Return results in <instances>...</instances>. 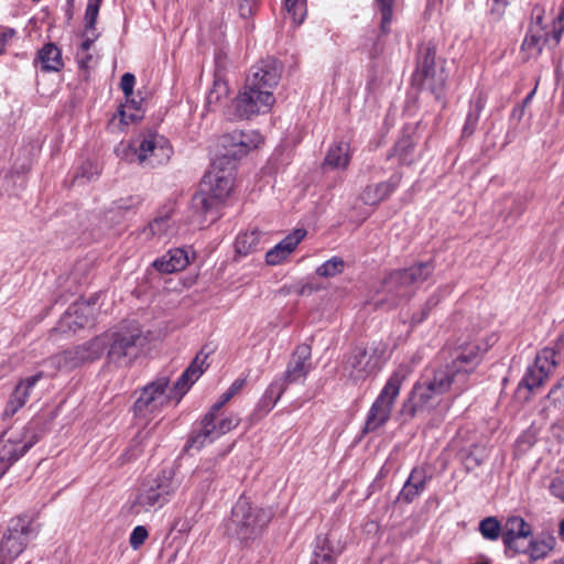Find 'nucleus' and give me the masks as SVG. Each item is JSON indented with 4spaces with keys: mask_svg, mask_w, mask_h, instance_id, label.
<instances>
[{
    "mask_svg": "<svg viewBox=\"0 0 564 564\" xmlns=\"http://www.w3.org/2000/svg\"><path fill=\"white\" fill-rule=\"evenodd\" d=\"M556 351L554 348L546 347L538 352L533 366L545 376H549L556 366Z\"/></svg>",
    "mask_w": 564,
    "mask_h": 564,
    "instance_id": "obj_35",
    "label": "nucleus"
},
{
    "mask_svg": "<svg viewBox=\"0 0 564 564\" xmlns=\"http://www.w3.org/2000/svg\"><path fill=\"white\" fill-rule=\"evenodd\" d=\"M37 437L35 434L25 432L18 436L0 437V478L6 474L9 467L22 457L35 443Z\"/></svg>",
    "mask_w": 564,
    "mask_h": 564,
    "instance_id": "obj_17",
    "label": "nucleus"
},
{
    "mask_svg": "<svg viewBox=\"0 0 564 564\" xmlns=\"http://www.w3.org/2000/svg\"><path fill=\"white\" fill-rule=\"evenodd\" d=\"M479 531L485 539L495 541L500 535L501 527L496 518L488 517L480 521Z\"/></svg>",
    "mask_w": 564,
    "mask_h": 564,
    "instance_id": "obj_39",
    "label": "nucleus"
},
{
    "mask_svg": "<svg viewBox=\"0 0 564 564\" xmlns=\"http://www.w3.org/2000/svg\"><path fill=\"white\" fill-rule=\"evenodd\" d=\"M273 516L271 507L253 506L240 498L232 507L229 529L240 541L248 542L262 534Z\"/></svg>",
    "mask_w": 564,
    "mask_h": 564,
    "instance_id": "obj_5",
    "label": "nucleus"
},
{
    "mask_svg": "<svg viewBox=\"0 0 564 564\" xmlns=\"http://www.w3.org/2000/svg\"><path fill=\"white\" fill-rule=\"evenodd\" d=\"M544 21V9L536 6L532 10V22L529 29H539L540 34L551 35L552 25L543 23Z\"/></svg>",
    "mask_w": 564,
    "mask_h": 564,
    "instance_id": "obj_43",
    "label": "nucleus"
},
{
    "mask_svg": "<svg viewBox=\"0 0 564 564\" xmlns=\"http://www.w3.org/2000/svg\"><path fill=\"white\" fill-rule=\"evenodd\" d=\"M274 102L273 94L246 83L234 101L235 113L240 119H250L269 112Z\"/></svg>",
    "mask_w": 564,
    "mask_h": 564,
    "instance_id": "obj_12",
    "label": "nucleus"
},
{
    "mask_svg": "<svg viewBox=\"0 0 564 564\" xmlns=\"http://www.w3.org/2000/svg\"><path fill=\"white\" fill-rule=\"evenodd\" d=\"M229 401H230L229 397L224 392V393L220 395L219 400H218V401H217V402H216V403L210 408V410H214V412H215V411H219V412H220L221 408H223L227 402H229Z\"/></svg>",
    "mask_w": 564,
    "mask_h": 564,
    "instance_id": "obj_53",
    "label": "nucleus"
},
{
    "mask_svg": "<svg viewBox=\"0 0 564 564\" xmlns=\"http://www.w3.org/2000/svg\"><path fill=\"white\" fill-rule=\"evenodd\" d=\"M394 0H376V6L381 14V30L383 33L389 31L392 21V8Z\"/></svg>",
    "mask_w": 564,
    "mask_h": 564,
    "instance_id": "obj_42",
    "label": "nucleus"
},
{
    "mask_svg": "<svg viewBox=\"0 0 564 564\" xmlns=\"http://www.w3.org/2000/svg\"><path fill=\"white\" fill-rule=\"evenodd\" d=\"M223 164V159H217L205 174L199 191L193 197L196 210L208 213L230 195L235 182L234 166L224 169Z\"/></svg>",
    "mask_w": 564,
    "mask_h": 564,
    "instance_id": "obj_3",
    "label": "nucleus"
},
{
    "mask_svg": "<svg viewBox=\"0 0 564 564\" xmlns=\"http://www.w3.org/2000/svg\"><path fill=\"white\" fill-rule=\"evenodd\" d=\"M546 378L547 376L532 365L528 367L520 384L524 386L529 390H533L534 388L540 387Z\"/></svg>",
    "mask_w": 564,
    "mask_h": 564,
    "instance_id": "obj_40",
    "label": "nucleus"
},
{
    "mask_svg": "<svg viewBox=\"0 0 564 564\" xmlns=\"http://www.w3.org/2000/svg\"><path fill=\"white\" fill-rule=\"evenodd\" d=\"M344 260L339 257H333L316 269L319 276L332 278L343 272Z\"/></svg>",
    "mask_w": 564,
    "mask_h": 564,
    "instance_id": "obj_37",
    "label": "nucleus"
},
{
    "mask_svg": "<svg viewBox=\"0 0 564 564\" xmlns=\"http://www.w3.org/2000/svg\"><path fill=\"white\" fill-rule=\"evenodd\" d=\"M433 270L432 263L420 262L410 268L390 272L382 284L386 295L381 301L389 307L406 301L415 289L430 278Z\"/></svg>",
    "mask_w": 564,
    "mask_h": 564,
    "instance_id": "obj_4",
    "label": "nucleus"
},
{
    "mask_svg": "<svg viewBox=\"0 0 564 564\" xmlns=\"http://www.w3.org/2000/svg\"><path fill=\"white\" fill-rule=\"evenodd\" d=\"M305 236L306 230L304 229L293 230L290 235H288L284 239H282L279 243H276L272 249H270L267 252V263L270 265L280 264L294 251L296 246L304 239Z\"/></svg>",
    "mask_w": 564,
    "mask_h": 564,
    "instance_id": "obj_23",
    "label": "nucleus"
},
{
    "mask_svg": "<svg viewBox=\"0 0 564 564\" xmlns=\"http://www.w3.org/2000/svg\"><path fill=\"white\" fill-rule=\"evenodd\" d=\"M9 34L7 32L0 33V54L3 52Z\"/></svg>",
    "mask_w": 564,
    "mask_h": 564,
    "instance_id": "obj_55",
    "label": "nucleus"
},
{
    "mask_svg": "<svg viewBox=\"0 0 564 564\" xmlns=\"http://www.w3.org/2000/svg\"><path fill=\"white\" fill-rule=\"evenodd\" d=\"M76 58H77L80 67L88 68L93 61V55L89 53V51L86 54L82 53V52H77Z\"/></svg>",
    "mask_w": 564,
    "mask_h": 564,
    "instance_id": "obj_50",
    "label": "nucleus"
},
{
    "mask_svg": "<svg viewBox=\"0 0 564 564\" xmlns=\"http://www.w3.org/2000/svg\"><path fill=\"white\" fill-rule=\"evenodd\" d=\"M245 386L246 378H238L231 383V386L228 389L231 390L235 394H237L239 391L242 390Z\"/></svg>",
    "mask_w": 564,
    "mask_h": 564,
    "instance_id": "obj_52",
    "label": "nucleus"
},
{
    "mask_svg": "<svg viewBox=\"0 0 564 564\" xmlns=\"http://www.w3.org/2000/svg\"><path fill=\"white\" fill-rule=\"evenodd\" d=\"M556 545V539L551 533H541L528 543L527 555L531 562L543 560L550 555Z\"/></svg>",
    "mask_w": 564,
    "mask_h": 564,
    "instance_id": "obj_29",
    "label": "nucleus"
},
{
    "mask_svg": "<svg viewBox=\"0 0 564 564\" xmlns=\"http://www.w3.org/2000/svg\"><path fill=\"white\" fill-rule=\"evenodd\" d=\"M261 232L257 229L247 230L238 235L235 247L239 254H248L261 248Z\"/></svg>",
    "mask_w": 564,
    "mask_h": 564,
    "instance_id": "obj_33",
    "label": "nucleus"
},
{
    "mask_svg": "<svg viewBox=\"0 0 564 564\" xmlns=\"http://www.w3.org/2000/svg\"><path fill=\"white\" fill-rule=\"evenodd\" d=\"M207 357L208 354L199 351L173 387H170V379L166 376L158 377L148 383L134 402L135 416L149 421L165 406L177 404L207 368Z\"/></svg>",
    "mask_w": 564,
    "mask_h": 564,
    "instance_id": "obj_2",
    "label": "nucleus"
},
{
    "mask_svg": "<svg viewBox=\"0 0 564 564\" xmlns=\"http://www.w3.org/2000/svg\"><path fill=\"white\" fill-rule=\"evenodd\" d=\"M435 57V47L426 46L417 59L416 76L421 77L423 85L434 94L436 99H440L447 77L444 67L436 65Z\"/></svg>",
    "mask_w": 564,
    "mask_h": 564,
    "instance_id": "obj_15",
    "label": "nucleus"
},
{
    "mask_svg": "<svg viewBox=\"0 0 564 564\" xmlns=\"http://www.w3.org/2000/svg\"><path fill=\"white\" fill-rule=\"evenodd\" d=\"M225 150L223 162L228 159H240L263 143L262 135L256 130L232 131L221 137Z\"/></svg>",
    "mask_w": 564,
    "mask_h": 564,
    "instance_id": "obj_16",
    "label": "nucleus"
},
{
    "mask_svg": "<svg viewBox=\"0 0 564 564\" xmlns=\"http://www.w3.org/2000/svg\"><path fill=\"white\" fill-rule=\"evenodd\" d=\"M550 490L553 496L564 501V474L554 477L550 484Z\"/></svg>",
    "mask_w": 564,
    "mask_h": 564,
    "instance_id": "obj_48",
    "label": "nucleus"
},
{
    "mask_svg": "<svg viewBox=\"0 0 564 564\" xmlns=\"http://www.w3.org/2000/svg\"><path fill=\"white\" fill-rule=\"evenodd\" d=\"M176 490L170 471L163 470L154 477L147 478L139 487L131 501L130 511L141 514L162 508Z\"/></svg>",
    "mask_w": 564,
    "mask_h": 564,
    "instance_id": "obj_7",
    "label": "nucleus"
},
{
    "mask_svg": "<svg viewBox=\"0 0 564 564\" xmlns=\"http://www.w3.org/2000/svg\"><path fill=\"white\" fill-rule=\"evenodd\" d=\"M281 64L274 58H265L252 66L246 83L251 84L252 87H259L262 90L273 94L281 78Z\"/></svg>",
    "mask_w": 564,
    "mask_h": 564,
    "instance_id": "obj_18",
    "label": "nucleus"
},
{
    "mask_svg": "<svg viewBox=\"0 0 564 564\" xmlns=\"http://www.w3.org/2000/svg\"><path fill=\"white\" fill-rule=\"evenodd\" d=\"M135 83V77L131 73H126L121 77L120 88L126 97H130L133 94V87Z\"/></svg>",
    "mask_w": 564,
    "mask_h": 564,
    "instance_id": "obj_47",
    "label": "nucleus"
},
{
    "mask_svg": "<svg viewBox=\"0 0 564 564\" xmlns=\"http://www.w3.org/2000/svg\"><path fill=\"white\" fill-rule=\"evenodd\" d=\"M311 348L307 345H300L296 347L292 359L290 360L283 377L280 379L284 381L285 386L290 383L303 381L311 369Z\"/></svg>",
    "mask_w": 564,
    "mask_h": 564,
    "instance_id": "obj_20",
    "label": "nucleus"
},
{
    "mask_svg": "<svg viewBox=\"0 0 564 564\" xmlns=\"http://www.w3.org/2000/svg\"><path fill=\"white\" fill-rule=\"evenodd\" d=\"M513 0H494L492 12L501 15L507 6H509Z\"/></svg>",
    "mask_w": 564,
    "mask_h": 564,
    "instance_id": "obj_51",
    "label": "nucleus"
},
{
    "mask_svg": "<svg viewBox=\"0 0 564 564\" xmlns=\"http://www.w3.org/2000/svg\"><path fill=\"white\" fill-rule=\"evenodd\" d=\"M523 539H516V546H506L507 552H512L514 554H527L528 544L522 542Z\"/></svg>",
    "mask_w": 564,
    "mask_h": 564,
    "instance_id": "obj_49",
    "label": "nucleus"
},
{
    "mask_svg": "<svg viewBox=\"0 0 564 564\" xmlns=\"http://www.w3.org/2000/svg\"><path fill=\"white\" fill-rule=\"evenodd\" d=\"M564 32V7L556 18L552 20L551 35L540 34L539 29H529L521 45V57L524 61L536 59L543 47L549 44L556 46Z\"/></svg>",
    "mask_w": 564,
    "mask_h": 564,
    "instance_id": "obj_13",
    "label": "nucleus"
},
{
    "mask_svg": "<svg viewBox=\"0 0 564 564\" xmlns=\"http://www.w3.org/2000/svg\"><path fill=\"white\" fill-rule=\"evenodd\" d=\"M34 532L29 516L11 519L0 543V564H12L25 550Z\"/></svg>",
    "mask_w": 564,
    "mask_h": 564,
    "instance_id": "obj_10",
    "label": "nucleus"
},
{
    "mask_svg": "<svg viewBox=\"0 0 564 564\" xmlns=\"http://www.w3.org/2000/svg\"><path fill=\"white\" fill-rule=\"evenodd\" d=\"M558 538L564 542V518L558 523Z\"/></svg>",
    "mask_w": 564,
    "mask_h": 564,
    "instance_id": "obj_56",
    "label": "nucleus"
},
{
    "mask_svg": "<svg viewBox=\"0 0 564 564\" xmlns=\"http://www.w3.org/2000/svg\"><path fill=\"white\" fill-rule=\"evenodd\" d=\"M225 393L229 397V399H231V398H234V397L236 395V394H235L231 390H229V389H228Z\"/></svg>",
    "mask_w": 564,
    "mask_h": 564,
    "instance_id": "obj_58",
    "label": "nucleus"
},
{
    "mask_svg": "<svg viewBox=\"0 0 564 564\" xmlns=\"http://www.w3.org/2000/svg\"><path fill=\"white\" fill-rule=\"evenodd\" d=\"M400 183L399 175H392L389 181L368 185L360 194L361 200L367 205H376L389 197Z\"/></svg>",
    "mask_w": 564,
    "mask_h": 564,
    "instance_id": "obj_27",
    "label": "nucleus"
},
{
    "mask_svg": "<svg viewBox=\"0 0 564 564\" xmlns=\"http://www.w3.org/2000/svg\"><path fill=\"white\" fill-rule=\"evenodd\" d=\"M405 366L398 367L381 389L379 395L371 404L364 432L370 433L382 427L390 419L394 402L400 393L401 386L408 376Z\"/></svg>",
    "mask_w": 564,
    "mask_h": 564,
    "instance_id": "obj_8",
    "label": "nucleus"
},
{
    "mask_svg": "<svg viewBox=\"0 0 564 564\" xmlns=\"http://www.w3.org/2000/svg\"><path fill=\"white\" fill-rule=\"evenodd\" d=\"M43 378V372H37L33 376L26 377L21 380L10 395V399L4 409V416L14 415L30 398L31 391L34 386Z\"/></svg>",
    "mask_w": 564,
    "mask_h": 564,
    "instance_id": "obj_22",
    "label": "nucleus"
},
{
    "mask_svg": "<svg viewBox=\"0 0 564 564\" xmlns=\"http://www.w3.org/2000/svg\"><path fill=\"white\" fill-rule=\"evenodd\" d=\"M553 564H564V560L556 561V562H554Z\"/></svg>",
    "mask_w": 564,
    "mask_h": 564,
    "instance_id": "obj_59",
    "label": "nucleus"
},
{
    "mask_svg": "<svg viewBox=\"0 0 564 564\" xmlns=\"http://www.w3.org/2000/svg\"><path fill=\"white\" fill-rule=\"evenodd\" d=\"M144 344L145 338L139 324L126 323L118 329L108 332V361L120 367L130 366L141 354Z\"/></svg>",
    "mask_w": 564,
    "mask_h": 564,
    "instance_id": "obj_6",
    "label": "nucleus"
},
{
    "mask_svg": "<svg viewBox=\"0 0 564 564\" xmlns=\"http://www.w3.org/2000/svg\"><path fill=\"white\" fill-rule=\"evenodd\" d=\"M120 113V117H121V122H123L124 124H128L129 122H132L134 120H137L139 117L134 116V115H128V111L126 108L121 109L119 111Z\"/></svg>",
    "mask_w": 564,
    "mask_h": 564,
    "instance_id": "obj_54",
    "label": "nucleus"
},
{
    "mask_svg": "<svg viewBox=\"0 0 564 564\" xmlns=\"http://www.w3.org/2000/svg\"><path fill=\"white\" fill-rule=\"evenodd\" d=\"M430 479L431 476L424 467L413 468L399 495V499L412 502L425 489Z\"/></svg>",
    "mask_w": 564,
    "mask_h": 564,
    "instance_id": "obj_25",
    "label": "nucleus"
},
{
    "mask_svg": "<svg viewBox=\"0 0 564 564\" xmlns=\"http://www.w3.org/2000/svg\"><path fill=\"white\" fill-rule=\"evenodd\" d=\"M285 389L286 386L284 381H281L280 379L273 381L264 391L259 406L264 409L265 412L271 411L284 393Z\"/></svg>",
    "mask_w": 564,
    "mask_h": 564,
    "instance_id": "obj_34",
    "label": "nucleus"
},
{
    "mask_svg": "<svg viewBox=\"0 0 564 564\" xmlns=\"http://www.w3.org/2000/svg\"><path fill=\"white\" fill-rule=\"evenodd\" d=\"M101 1L102 0H88L85 11L86 39L82 43L77 52L86 54L90 50L95 40L97 39V34H95L94 31Z\"/></svg>",
    "mask_w": 564,
    "mask_h": 564,
    "instance_id": "obj_30",
    "label": "nucleus"
},
{
    "mask_svg": "<svg viewBox=\"0 0 564 564\" xmlns=\"http://www.w3.org/2000/svg\"><path fill=\"white\" fill-rule=\"evenodd\" d=\"M228 86L224 80L215 79L206 98L208 107L214 110L218 105L223 104L228 97Z\"/></svg>",
    "mask_w": 564,
    "mask_h": 564,
    "instance_id": "obj_36",
    "label": "nucleus"
},
{
    "mask_svg": "<svg viewBox=\"0 0 564 564\" xmlns=\"http://www.w3.org/2000/svg\"><path fill=\"white\" fill-rule=\"evenodd\" d=\"M284 9L294 23L301 24L304 21L306 11L304 0H284Z\"/></svg>",
    "mask_w": 564,
    "mask_h": 564,
    "instance_id": "obj_41",
    "label": "nucleus"
},
{
    "mask_svg": "<svg viewBox=\"0 0 564 564\" xmlns=\"http://www.w3.org/2000/svg\"><path fill=\"white\" fill-rule=\"evenodd\" d=\"M93 315V308L85 303H77L66 311L61 318V328H68L76 332L79 328L88 325Z\"/></svg>",
    "mask_w": 564,
    "mask_h": 564,
    "instance_id": "obj_26",
    "label": "nucleus"
},
{
    "mask_svg": "<svg viewBox=\"0 0 564 564\" xmlns=\"http://www.w3.org/2000/svg\"><path fill=\"white\" fill-rule=\"evenodd\" d=\"M137 456H138V454H137V453H132V454L130 455V458H135Z\"/></svg>",
    "mask_w": 564,
    "mask_h": 564,
    "instance_id": "obj_60",
    "label": "nucleus"
},
{
    "mask_svg": "<svg viewBox=\"0 0 564 564\" xmlns=\"http://www.w3.org/2000/svg\"><path fill=\"white\" fill-rule=\"evenodd\" d=\"M345 370L355 381H362L379 370V359L375 354L357 347L348 357Z\"/></svg>",
    "mask_w": 564,
    "mask_h": 564,
    "instance_id": "obj_19",
    "label": "nucleus"
},
{
    "mask_svg": "<svg viewBox=\"0 0 564 564\" xmlns=\"http://www.w3.org/2000/svg\"><path fill=\"white\" fill-rule=\"evenodd\" d=\"M148 530L143 525L135 527L129 538V543L133 550H138L148 538Z\"/></svg>",
    "mask_w": 564,
    "mask_h": 564,
    "instance_id": "obj_45",
    "label": "nucleus"
},
{
    "mask_svg": "<svg viewBox=\"0 0 564 564\" xmlns=\"http://www.w3.org/2000/svg\"><path fill=\"white\" fill-rule=\"evenodd\" d=\"M534 93H535V88L525 97V99H524L525 104L529 102L532 99Z\"/></svg>",
    "mask_w": 564,
    "mask_h": 564,
    "instance_id": "obj_57",
    "label": "nucleus"
},
{
    "mask_svg": "<svg viewBox=\"0 0 564 564\" xmlns=\"http://www.w3.org/2000/svg\"><path fill=\"white\" fill-rule=\"evenodd\" d=\"M482 108H484V105L480 99H478L476 102H474L471 105V108H470L469 112L467 113L466 122L463 128V133L465 135H470L474 133V131L478 124L480 112H481Z\"/></svg>",
    "mask_w": 564,
    "mask_h": 564,
    "instance_id": "obj_38",
    "label": "nucleus"
},
{
    "mask_svg": "<svg viewBox=\"0 0 564 564\" xmlns=\"http://www.w3.org/2000/svg\"><path fill=\"white\" fill-rule=\"evenodd\" d=\"M108 347V332L95 337L90 341L67 349L51 358V364L57 369L76 368L86 361L99 359Z\"/></svg>",
    "mask_w": 564,
    "mask_h": 564,
    "instance_id": "obj_11",
    "label": "nucleus"
},
{
    "mask_svg": "<svg viewBox=\"0 0 564 564\" xmlns=\"http://www.w3.org/2000/svg\"><path fill=\"white\" fill-rule=\"evenodd\" d=\"M239 423L240 417L237 414H225L209 409L202 419L199 427L189 436L186 449L199 451L237 427Z\"/></svg>",
    "mask_w": 564,
    "mask_h": 564,
    "instance_id": "obj_9",
    "label": "nucleus"
},
{
    "mask_svg": "<svg viewBox=\"0 0 564 564\" xmlns=\"http://www.w3.org/2000/svg\"><path fill=\"white\" fill-rule=\"evenodd\" d=\"M37 58L44 72H58L64 66L59 48L52 43L44 45L39 51Z\"/></svg>",
    "mask_w": 564,
    "mask_h": 564,
    "instance_id": "obj_31",
    "label": "nucleus"
},
{
    "mask_svg": "<svg viewBox=\"0 0 564 564\" xmlns=\"http://www.w3.org/2000/svg\"><path fill=\"white\" fill-rule=\"evenodd\" d=\"M549 400L557 408H564V377L561 381L549 392Z\"/></svg>",
    "mask_w": 564,
    "mask_h": 564,
    "instance_id": "obj_46",
    "label": "nucleus"
},
{
    "mask_svg": "<svg viewBox=\"0 0 564 564\" xmlns=\"http://www.w3.org/2000/svg\"><path fill=\"white\" fill-rule=\"evenodd\" d=\"M189 263L188 252L183 248H174L153 262V267L162 273L184 270Z\"/></svg>",
    "mask_w": 564,
    "mask_h": 564,
    "instance_id": "obj_24",
    "label": "nucleus"
},
{
    "mask_svg": "<svg viewBox=\"0 0 564 564\" xmlns=\"http://www.w3.org/2000/svg\"><path fill=\"white\" fill-rule=\"evenodd\" d=\"M135 154L140 164L156 167L170 161L173 149L164 135L156 132H148L142 135Z\"/></svg>",
    "mask_w": 564,
    "mask_h": 564,
    "instance_id": "obj_14",
    "label": "nucleus"
},
{
    "mask_svg": "<svg viewBox=\"0 0 564 564\" xmlns=\"http://www.w3.org/2000/svg\"><path fill=\"white\" fill-rule=\"evenodd\" d=\"M350 161V147L347 142L332 145L325 158V166L345 170Z\"/></svg>",
    "mask_w": 564,
    "mask_h": 564,
    "instance_id": "obj_32",
    "label": "nucleus"
},
{
    "mask_svg": "<svg viewBox=\"0 0 564 564\" xmlns=\"http://www.w3.org/2000/svg\"><path fill=\"white\" fill-rule=\"evenodd\" d=\"M311 564H335L334 556L330 549L323 541L322 545H317L314 550L313 560Z\"/></svg>",
    "mask_w": 564,
    "mask_h": 564,
    "instance_id": "obj_44",
    "label": "nucleus"
},
{
    "mask_svg": "<svg viewBox=\"0 0 564 564\" xmlns=\"http://www.w3.org/2000/svg\"><path fill=\"white\" fill-rule=\"evenodd\" d=\"M532 535L531 525L521 517L512 516L508 518L502 533L505 546H516V539H527Z\"/></svg>",
    "mask_w": 564,
    "mask_h": 564,
    "instance_id": "obj_28",
    "label": "nucleus"
},
{
    "mask_svg": "<svg viewBox=\"0 0 564 564\" xmlns=\"http://www.w3.org/2000/svg\"><path fill=\"white\" fill-rule=\"evenodd\" d=\"M176 234L175 221L170 214L155 217L140 232L143 241L155 240L158 242L171 239Z\"/></svg>",
    "mask_w": 564,
    "mask_h": 564,
    "instance_id": "obj_21",
    "label": "nucleus"
},
{
    "mask_svg": "<svg viewBox=\"0 0 564 564\" xmlns=\"http://www.w3.org/2000/svg\"><path fill=\"white\" fill-rule=\"evenodd\" d=\"M496 341L495 335L473 330L462 335L449 364L426 371L414 386L409 400L403 404V412L415 416L436 406L441 397L452 391L462 393L467 388L470 373L480 364L484 355Z\"/></svg>",
    "mask_w": 564,
    "mask_h": 564,
    "instance_id": "obj_1",
    "label": "nucleus"
}]
</instances>
